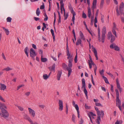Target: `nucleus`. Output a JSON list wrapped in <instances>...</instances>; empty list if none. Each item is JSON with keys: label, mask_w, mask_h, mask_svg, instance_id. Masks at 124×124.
Returning a JSON list of instances; mask_svg holds the SVG:
<instances>
[{"label": "nucleus", "mask_w": 124, "mask_h": 124, "mask_svg": "<svg viewBox=\"0 0 124 124\" xmlns=\"http://www.w3.org/2000/svg\"><path fill=\"white\" fill-rule=\"evenodd\" d=\"M124 8V4L123 2H122L120 6L119 10H118L117 7L116 9L117 16L120 15L122 14Z\"/></svg>", "instance_id": "nucleus-1"}, {"label": "nucleus", "mask_w": 124, "mask_h": 124, "mask_svg": "<svg viewBox=\"0 0 124 124\" xmlns=\"http://www.w3.org/2000/svg\"><path fill=\"white\" fill-rule=\"evenodd\" d=\"M67 55L68 56V59H69V60H70L71 61H73V58L72 57V55H71L70 53H69V51L68 49V38H67Z\"/></svg>", "instance_id": "nucleus-2"}, {"label": "nucleus", "mask_w": 124, "mask_h": 124, "mask_svg": "<svg viewBox=\"0 0 124 124\" xmlns=\"http://www.w3.org/2000/svg\"><path fill=\"white\" fill-rule=\"evenodd\" d=\"M0 115L5 118L8 117L9 116L8 113L6 110L2 111L0 112Z\"/></svg>", "instance_id": "nucleus-3"}, {"label": "nucleus", "mask_w": 124, "mask_h": 124, "mask_svg": "<svg viewBox=\"0 0 124 124\" xmlns=\"http://www.w3.org/2000/svg\"><path fill=\"white\" fill-rule=\"evenodd\" d=\"M106 32V28L105 27H104L102 29L101 36L102 42L104 43L105 37V34Z\"/></svg>", "instance_id": "nucleus-4"}, {"label": "nucleus", "mask_w": 124, "mask_h": 124, "mask_svg": "<svg viewBox=\"0 0 124 124\" xmlns=\"http://www.w3.org/2000/svg\"><path fill=\"white\" fill-rule=\"evenodd\" d=\"M72 103L73 106L75 107L77 111L78 117L79 118L80 117V112L78 106L77 104H75V103L74 101H73Z\"/></svg>", "instance_id": "nucleus-5"}, {"label": "nucleus", "mask_w": 124, "mask_h": 124, "mask_svg": "<svg viewBox=\"0 0 124 124\" xmlns=\"http://www.w3.org/2000/svg\"><path fill=\"white\" fill-rule=\"evenodd\" d=\"M30 56L33 59L35 60L34 57L37 55L35 50L32 48H31L30 50Z\"/></svg>", "instance_id": "nucleus-6"}, {"label": "nucleus", "mask_w": 124, "mask_h": 124, "mask_svg": "<svg viewBox=\"0 0 124 124\" xmlns=\"http://www.w3.org/2000/svg\"><path fill=\"white\" fill-rule=\"evenodd\" d=\"M108 39H109L111 38L110 41L111 42H113L115 40V37L112 35L110 32H108Z\"/></svg>", "instance_id": "nucleus-7"}, {"label": "nucleus", "mask_w": 124, "mask_h": 124, "mask_svg": "<svg viewBox=\"0 0 124 124\" xmlns=\"http://www.w3.org/2000/svg\"><path fill=\"white\" fill-rule=\"evenodd\" d=\"M110 48L111 49H114L118 51H120V48L117 46L115 43H113L110 46Z\"/></svg>", "instance_id": "nucleus-8"}, {"label": "nucleus", "mask_w": 124, "mask_h": 124, "mask_svg": "<svg viewBox=\"0 0 124 124\" xmlns=\"http://www.w3.org/2000/svg\"><path fill=\"white\" fill-rule=\"evenodd\" d=\"M28 110L30 115L33 117H34L36 114L35 111L30 108H28Z\"/></svg>", "instance_id": "nucleus-9"}, {"label": "nucleus", "mask_w": 124, "mask_h": 124, "mask_svg": "<svg viewBox=\"0 0 124 124\" xmlns=\"http://www.w3.org/2000/svg\"><path fill=\"white\" fill-rule=\"evenodd\" d=\"M58 104L59 106V110L60 111H62L63 109V107L62 101L61 100H59Z\"/></svg>", "instance_id": "nucleus-10"}, {"label": "nucleus", "mask_w": 124, "mask_h": 124, "mask_svg": "<svg viewBox=\"0 0 124 124\" xmlns=\"http://www.w3.org/2000/svg\"><path fill=\"white\" fill-rule=\"evenodd\" d=\"M118 29L116 27V25L115 23H113V26L112 29V32L113 34L115 35L116 37H117L116 30H117Z\"/></svg>", "instance_id": "nucleus-11"}, {"label": "nucleus", "mask_w": 124, "mask_h": 124, "mask_svg": "<svg viewBox=\"0 0 124 124\" xmlns=\"http://www.w3.org/2000/svg\"><path fill=\"white\" fill-rule=\"evenodd\" d=\"M24 118L28 120L31 124H34V122H33L31 118L27 115H26L24 117Z\"/></svg>", "instance_id": "nucleus-12"}, {"label": "nucleus", "mask_w": 124, "mask_h": 124, "mask_svg": "<svg viewBox=\"0 0 124 124\" xmlns=\"http://www.w3.org/2000/svg\"><path fill=\"white\" fill-rule=\"evenodd\" d=\"M116 102L117 106L118 107L120 110L121 111L122 110L121 107V102L119 99V98L118 99L116 98Z\"/></svg>", "instance_id": "nucleus-13"}, {"label": "nucleus", "mask_w": 124, "mask_h": 124, "mask_svg": "<svg viewBox=\"0 0 124 124\" xmlns=\"http://www.w3.org/2000/svg\"><path fill=\"white\" fill-rule=\"evenodd\" d=\"M0 88L1 90L4 91L7 89V87L4 84L1 83L0 84Z\"/></svg>", "instance_id": "nucleus-14"}, {"label": "nucleus", "mask_w": 124, "mask_h": 124, "mask_svg": "<svg viewBox=\"0 0 124 124\" xmlns=\"http://www.w3.org/2000/svg\"><path fill=\"white\" fill-rule=\"evenodd\" d=\"M88 116L89 117L91 122L92 123H93V122L91 118V116H96V115L95 114H94L93 112H90L88 114Z\"/></svg>", "instance_id": "nucleus-15"}, {"label": "nucleus", "mask_w": 124, "mask_h": 124, "mask_svg": "<svg viewBox=\"0 0 124 124\" xmlns=\"http://www.w3.org/2000/svg\"><path fill=\"white\" fill-rule=\"evenodd\" d=\"M88 63L90 69L92 68V65L94 67H95V65H96L95 64L93 61H88Z\"/></svg>", "instance_id": "nucleus-16"}, {"label": "nucleus", "mask_w": 124, "mask_h": 124, "mask_svg": "<svg viewBox=\"0 0 124 124\" xmlns=\"http://www.w3.org/2000/svg\"><path fill=\"white\" fill-rule=\"evenodd\" d=\"M97 3V0H93L92 6V9L93 10V11L94 9L96 8Z\"/></svg>", "instance_id": "nucleus-17"}, {"label": "nucleus", "mask_w": 124, "mask_h": 124, "mask_svg": "<svg viewBox=\"0 0 124 124\" xmlns=\"http://www.w3.org/2000/svg\"><path fill=\"white\" fill-rule=\"evenodd\" d=\"M97 115L98 116H101V117H103L104 115V111L102 110L101 111H99V112H98L97 113Z\"/></svg>", "instance_id": "nucleus-18"}, {"label": "nucleus", "mask_w": 124, "mask_h": 124, "mask_svg": "<svg viewBox=\"0 0 124 124\" xmlns=\"http://www.w3.org/2000/svg\"><path fill=\"white\" fill-rule=\"evenodd\" d=\"M98 40L99 42L102 41L101 39V34L100 33V30L99 28H98Z\"/></svg>", "instance_id": "nucleus-19"}, {"label": "nucleus", "mask_w": 124, "mask_h": 124, "mask_svg": "<svg viewBox=\"0 0 124 124\" xmlns=\"http://www.w3.org/2000/svg\"><path fill=\"white\" fill-rule=\"evenodd\" d=\"M79 35L80 37V39L82 40H85V37L83 33L81 31L79 32Z\"/></svg>", "instance_id": "nucleus-20"}, {"label": "nucleus", "mask_w": 124, "mask_h": 124, "mask_svg": "<svg viewBox=\"0 0 124 124\" xmlns=\"http://www.w3.org/2000/svg\"><path fill=\"white\" fill-rule=\"evenodd\" d=\"M62 72L61 71H59L57 75V78L58 80H60V77L61 76Z\"/></svg>", "instance_id": "nucleus-21"}, {"label": "nucleus", "mask_w": 124, "mask_h": 124, "mask_svg": "<svg viewBox=\"0 0 124 124\" xmlns=\"http://www.w3.org/2000/svg\"><path fill=\"white\" fill-rule=\"evenodd\" d=\"M4 108H6V106L4 104L2 103L0 106V109L1 111L5 110Z\"/></svg>", "instance_id": "nucleus-22"}, {"label": "nucleus", "mask_w": 124, "mask_h": 124, "mask_svg": "<svg viewBox=\"0 0 124 124\" xmlns=\"http://www.w3.org/2000/svg\"><path fill=\"white\" fill-rule=\"evenodd\" d=\"M50 73L48 75L46 74H44L43 76V78L44 80H47L49 77Z\"/></svg>", "instance_id": "nucleus-23"}, {"label": "nucleus", "mask_w": 124, "mask_h": 124, "mask_svg": "<svg viewBox=\"0 0 124 124\" xmlns=\"http://www.w3.org/2000/svg\"><path fill=\"white\" fill-rule=\"evenodd\" d=\"M82 88H84V89L85 88V79L84 78L82 79Z\"/></svg>", "instance_id": "nucleus-24"}, {"label": "nucleus", "mask_w": 124, "mask_h": 124, "mask_svg": "<svg viewBox=\"0 0 124 124\" xmlns=\"http://www.w3.org/2000/svg\"><path fill=\"white\" fill-rule=\"evenodd\" d=\"M2 28L5 31L6 34L7 35H8L9 33V32L8 30V29L4 27H2Z\"/></svg>", "instance_id": "nucleus-25"}, {"label": "nucleus", "mask_w": 124, "mask_h": 124, "mask_svg": "<svg viewBox=\"0 0 124 124\" xmlns=\"http://www.w3.org/2000/svg\"><path fill=\"white\" fill-rule=\"evenodd\" d=\"M117 88L119 90V92L121 93L122 91V89L119 83L116 84Z\"/></svg>", "instance_id": "nucleus-26"}, {"label": "nucleus", "mask_w": 124, "mask_h": 124, "mask_svg": "<svg viewBox=\"0 0 124 124\" xmlns=\"http://www.w3.org/2000/svg\"><path fill=\"white\" fill-rule=\"evenodd\" d=\"M55 64H54L52 67H49V69L51 70L54 71L55 68Z\"/></svg>", "instance_id": "nucleus-27"}, {"label": "nucleus", "mask_w": 124, "mask_h": 124, "mask_svg": "<svg viewBox=\"0 0 124 124\" xmlns=\"http://www.w3.org/2000/svg\"><path fill=\"white\" fill-rule=\"evenodd\" d=\"M73 61H71L70 60H69V63L68 64V68H71L72 66V62Z\"/></svg>", "instance_id": "nucleus-28"}, {"label": "nucleus", "mask_w": 124, "mask_h": 124, "mask_svg": "<svg viewBox=\"0 0 124 124\" xmlns=\"http://www.w3.org/2000/svg\"><path fill=\"white\" fill-rule=\"evenodd\" d=\"M73 14V16L72 18V21L73 22V24L75 23V16L76 15L75 12H73L72 13Z\"/></svg>", "instance_id": "nucleus-29"}, {"label": "nucleus", "mask_w": 124, "mask_h": 124, "mask_svg": "<svg viewBox=\"0 0 124 124\" xmlns=\"http://www.w3.org/2000/svg\"><path fill=\"white\" fill-rule=\"evenodd\" d=\"M41 60L42 62H45L47 61V59L46 58H43V55H41Z\"/></svg>", "instance_id": "nucleus-30"}, {"label": "nucleus", "mask_w": 124, "mask_h": 124, "mask_svg": "<svg viewBox=\"0 0 124 124\" xmlns=\"http://www.w3.org/2000/svg\"><path fill=\"white\" fill-rule=\"evenodd\" d=\"M101 116H98L97 117V119L96 123L98 124H100V122L101 121Z\"/></svg>", "instance_id": "nucleus-31"}, {"label": "nucleus", "mask_w": 124, "mask_h": 124, "mask_svg": "<svg viewBox=\"0 0 124 124\" xmlns=\"http://www.w3.org/2000/svg\"><path fill=\"white\" fill-rule=\"evenodd\" d=\"M67 70L68 71V77H69L72 71V69L71 68H68Z\"/></svg>", "instance_id": "nucleus-32"}, {"label": "nucleus", "mask_w": 124, "mask_h": 124, "mask_svg": "<svg viewBox=\"0 0 124 124\" xmlns=\"http://www.w3.org/2000/svg\"><path fill=\"white\" fill-rule=\"evenodd\" d=\"M115 91L116 93V98L117 99L119 98V91L117 89H115Z\"/></svg>", "instance_id": "nucleus-33"}, {"label": "nucleus", "mask_w": 124, "mask_h": 124, "mask_svg": "<svg viewBox=\"0 0 124 124\" xmlns=\"http://www.w3.org/2000/svg\"><path fill=\"white\" fill-rule=\"evenodd\" d=\"M76 116L74 114H73L72 116V121L74 123L76 122L75 120Z\"/></svg>", "instance_id": "nucleus-34"}, {"label": "nucleus", "mask_w": 124, "mask_h": 124, "mask_svg": "<svg viewBox=\"0 0 124 124\" xmlns=\"http://www.w3.org/2000/svg\"><path fill=\"white\" fill-rule=\"evenodd\" d=\"M28 47H26L24 49V51L27 57H29V54L28 53Z\"/></svg>", "instance_id": "nucleus-35"}, {"label": "nucleus", "mask_w": 124, "mask_h": 124, "mask_svg": "<svg viewBox=\"0 0 124 124\" xmlns=\"http://www.w3.org/2000/svg\"><path fill=\"white\" fill-rule=\"evenodd\" d=\"M81 40L80 39H79L77 40L76 43V45H79L81 44Z\"/></svg>", "instance_id": "nucleus-36"}, {"label": "nucleus", "mask_w": 124, "mask_h": 124, "mask_svg": "<svg viewBox=\"0 0 124 124\" xmlns=\"http://www.w3.org/2000/svg\"><path fill=\"white\" fill-rule=\"evenodd\" d=\"M12 69H13L12 68H10L9 67H8L5 68L4 69L2 70L4 71L5 70L7 71H9V70H11Z\"/></svg>", "instance_id": "nucleus-37"}, {"label": "nucleus", "mask_w": 124, "mask_h": 124, "mask_svg": "<svg viewBox=\"0 0 124 124\" xmlns=\"http://www.w3.org/2000/svg\"><path fill=\"white\" fill-rule=\"evenodd\" d=\"M102 78L104 79V80L105 81V83H107V84H109V82L108 81V79L106 77L104 76H103Z\"/></svg>", "instance_id": "nucleus-38"}, {"label": "nucleus", "mask_w": 124, "mask_h": 124, "mask_svg": "<svg viewBox=\"0 0 124 124\" xmlns=\"http://www.w3.org/2000/svg\"><path fill=\"white\" fill-rule=\"evenodd\" d=\"M63 68L65 70H67L68 69V67L67 65L65 63H63L62 65Z\"/></svg>", "instance_id": "nucleus-39"}, {"label": "nucleus", "mask_w": 124, "mask_h": 124, "mask_svg": "<svg viewBox=\"0 0 124 124\" xmlns=\"http://www.w3.org/2000/svg\"><path fill=\"white\" fill-rule=\"evenodd\" d=\"M84 92L85 95V96L87 97V98L88 99V97L87 94V91L86 89V88L84 89Z\"/></svg>", "instance_id": "nucleus-40"}, {"label": "nucleus", "mask_w": 124, "mask_h": 124, "mask_svg": "<svg viewBox=\"0 0 124 124\" xmlns=\"http://www.w3.org/2000/svg\"><path fill=\"white\" fill-rule=\"evenodd\" d=\"M40 11L39 8H37L36 12V13L37 15L38 16H39L40 13Z\"/></svg>", "instance_id": "nucleus-41"}, {"label": "nucleus", "mask_w": 124, "mask_h": 124, "mask_svg": "<svg viewBox=\"0 0 124 124\" xmlns=\"http://www.w3.org/2000/svg\"><path fill=\"white\" fill-rule=\"evenodd\" d=\"M69 9L70 10L71 13H73V12H75L74 11L72 8L71 7V5H69Z\"/></svg>", "instance_id": "nucleus-42"}, {"label": "nucleus", "mask_w": 124, "mask_h": 124, "mask_svg": "<svg viewBox=\"0 0 124 124\" xmlns=\"http://www.w3.org/2000/svg\"><path fill=\"white\" fill-rule=\"evenodd\" d=\"M92 13L91 11H88L87 16L89 18L91 17Z\"/></svg>", "instance_id": "nucleus-43"}, {"label": "nucleus", "mask_w": 124, "mask_h": 124, "mask_svg": "<svg viewBox=\"0 0 124 124\" xmlns=\"http://www.w3.org/2000/svg\"><path fill=\"white\" fill-rule=\"evenodd\" d=\"M91 47L92 49V51L94 53H95L97 52V51L96 49L93 47V46H91Z\"/></svg>", "instance_id": "nucleus-44"}, {"label": "nucleus", "mask_w": 124, "mask_h": 124, "mask_svg": "<svg viewBox=\"0 0 124 124\" xmlns=\"http://www.w3.org/2000/svg\"><path fill=\"white\" fill-rule=\"evenodd\" d=\"M99 12V10L98 9H97L96 12L95 17L94 19H95L96 18V19H97V17L98 15Z\"/></svg>", "instance_id": "nucleus-45"}, {"label": "nucleus", "mask_w": 124, "mask_h": 124, "mask_svg": "<svg viewBox=\"0 0 124 124\" xmlns=\"http://www.w3.org/2000/svg\"><path fill=\"white\" fill-rule=\"evenodd\" d=\"M94 26L96 27H97V25L96 24V23H97V19H96V18H95V19H94Z\"/></svg>", "instance_id": "nucleus-46"}, {"label": "nucleus", "mask_w": 124, "mask_h": 124, "mask_svg": "<svg viewBox=\"0 0 124 124\" xmlns=\"http://www.w3.org/2000/svg\"><path fill=\"white\" fill-rule=\"evenodd\" d=\"M0 100L4 102H6V101L4 99V98L0 95Z\"/></svg>", "instance_id": "nucleus-47"}, {"label": "nucleus", "mask_w": 124, "mask_h": 124, "mask_svg": "<svg viewBox=\"0 0 124 124\" xmlns=\"http://www.w3.org/2000/svg\"><path fill=\"white\" fill-rule=\"evenodd\" d=\"M12 20V18L10 17H8L7 18V21L8 22H10Z\"/></svg>", "instance_id": "nucleus-48"}, {"label": "nucleus", "mask_w": 124, "mask_h": 124, "mask_svg": "<svg viewBox=\"0 0 124 124\" xmlns=\"http://www.w3.org/2000/svg\"><path fill=\"white\" fill-rule=\"evenodd\" d=\"M101 75L103 76L104 75V70L102 69L101 70H100L99 71Z\"/></svg>", "instance_id": "nucleus-49"}, {"label": "nucleus", "mask_w": 124, "mask_h": 124, "mask_svg": "<svg viewBox=\"0 0 124 124\" xmlns=\"http://www.w3.org/2000/svg\"><path fill=\"white\" fill-rule=\"evenodd\" d=\"M17 107L21 111H23V108L21 106H17Z\"/></svg>", "instance_id": "nucleus-50"}, {"label": "nucleus", "mask_w": 124, "mask_h": 124, "mask_svg": "<svg viewBox=\"0 0 124 124\" xmlns=\"http://www.w3.org/2000/svg\"><path fill=\"white\" fill-rule=\"evenodd\" d=\"M60 3L61 5V7L63 8V6H64V4L63 3V1L62 0L61 1Z\"/></svg>", "instance_id": "nucleus-51"}, {"label": "nucleus", "mask_w": 124, "mask_h": 124, "mask_svg": "<svg viewBox=\"0 0 124 124\" xmlns=\"http://www.w3.org/2000/svg\"><path fill=\"white\" fill-rule=\"evenodd\" d=\"M68 16V14H65V13H64V17L65 20L67 18Z\"/></svg>", "instance_id": "nucleus-52"}, {"label": "nucleus", "mask_w": 124, "mask_h": 124, "mask_svg": "<svg viewBox=\"0 0 124 124\" xmlns=\"http://www.w3.org/2000/svg\"><path fill=\"white\" fill-rule=\"evenodd\" d=\"M74 61L75 63H77V53L75 57Z\"/></svg>", "instance_id": "nucleus-53"}, {"label": "nucleus", "mask_w": 124, "mask_h": 124, "mask_svg": "<svg viewBox=\"0 0 124 124\" xmlns=\"http://www.w3.org/2000/svg\"><path fill=\"white\" fill-rule=\"evenodd\" d=\"M95 104L96 106H100V107H102V105L100 103H95Z\"/></svg>", "instance_id": "nucleus-54"}, {"label": "nucleus", "mask_w": 124, "mask_h": 124, "mask_svg": "<svg viewBox=\"0 0 124 124\" xmlns=\"http://www.w3.org/2000/svg\"><path fill=\"white\" fill-rule=\"evenodd\" d=\"M61 13L62 14V11L63 10L64 11V13H65V9L64 8V6H63V7L62 8V7H61Z\"/></svg>", "instance_id": "nucleus-55"}, {"label": "nucleus", "mask_w": 124, "mask_h": 124, "mask_svg": "<svg viewBox=\"0 0 124 124\" xmlns=\"http://www.w3.org/2000/svg\"><path fill=\"white\" fill-rule=\"evenodd\" d=\"M82 17L84 18H86V14L84 12L83 13Z\"/></svg>", "instance_id": "nucleus-56"}, {"label": "nucleus", "mask_w": 124, "mask_h": 124, "mask_svg": "<svg viewBox=\"0 0 124 124\" xmlns=\"http://www.w3.org/2000/svg\"><path fill=\"white\" fill-rule=\"evenodd\" d=\"M104 0H102L100 5V7H102L104 4Z\"/></svg>", "instance_id": "nucleus-57"}, {"label": "nucleus", "mask_w": 124, "mask_h": 124, "mask_svg": "<svg viewBox=\"0 0 124 124\" xmlns=\"http://www.w3.org/2000/svg\"><path fill=\"white\" fill-rule=\"evenodd\" d=\"M72 32H73V34H74V38L75 40H76V35H75V31H74V30H73Z\"/></svg>", "instance_id": "nucleus-58"}, {"label": "nucleus", "mask_w": 124, "mask_h": 124, "mask_svg": "<svg viewBox=\"0 0 124 124\" xmlns=\"http://www.w3.org/2000/svg\"><path fill=\"white\" fill-rule=\"evenodd\" d=\"M44 16L45 18L44 19V20L45 21H46L48 19V17L46 14H45Z\"/></svg>", "instance_id": "nucleus-59"}, {"label": "nucleus", "mask_w": 124, "mask_h": 124, "mask_svg": "<svg viewBox=\"0 0 124 124\" xmlns=\"http://www.w3.org/2000/svg\"><path fill=\"white\" fill-rule=\"evenodd\" d=\"M95 68H94V72L95 73V75H96V71L97 69V67L96 65H95V67H94Z\"/></svg>", "instance_id": "nucleus-60"}, {"label": "nucleus", "mask_w": 124, "mask_h": 124, "mask_svg": "<svg viewBox=\"0 0 124 124\" xmlns=\"http://www.w3.org/2000/svg\"><path fill=\"white\" fill-rule=\"evenodd\" d=\"M106 73L108 75H109L111 77L113 78V75L112 74L110 73L109 72H107Z\"/></svg>", "instance_id": "nucleus-61"}, {"label": "nucleus", "mask_w": 124, "mask_h": 124, "mask_svg": "<svg viewBox=\"0 0 124 124\" xmlns=\"http://www.w3.org/2000/svg\"><path fill=\"white\" fill-rule=\"evenodd\" d=\"M84 122V121L83 120L82 118H81L80 119V121H79V124H83Z\"/></svg>", "instance_id": "nucleus-62"}, {"label": "nucleus", "mask_w": 124, "mask_h": 124, "mask_svg": "<svg viewBox=\"0 0 124 124\" xmlns=\"http://www.w3.org/2000/svg\"><path fill=\"white\" fill-rule=\"evenodd\" d=\"M39 54H41V55H43V51L42 50L40 49L39 50Z\"/></svg>", "instance_id": "nucleus-63"}, {"label": "nucleus", "mask_w": 124, "mask_h": 124, "mask_svg": "<svg viewBox=\"0 0 124 124\" xmlns=\"http://www.w3.org/2000/svg\"><path fill=\"white\" fill-rule=\"evenodd\" d=\"M30 94V92H27L25 93V95L27 96H29Z\"/></svg>", "instance_id": "nucleus-64"}]
</instances>
